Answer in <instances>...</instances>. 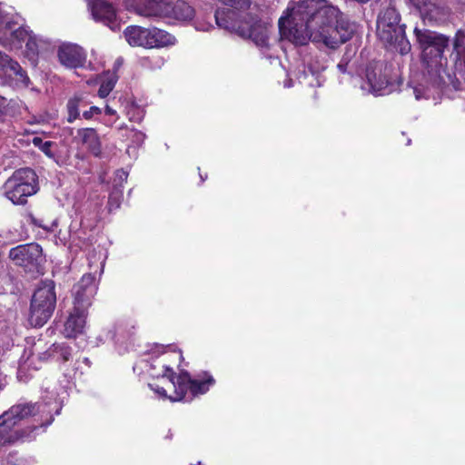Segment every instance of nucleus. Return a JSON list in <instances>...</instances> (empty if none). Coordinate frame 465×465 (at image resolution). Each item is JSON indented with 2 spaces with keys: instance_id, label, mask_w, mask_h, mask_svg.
I'll use <instances>...</instances> for the list:
<instances>
[{
  "instance_id": "1",
  "label": "nucleus",
  "mask_w": 465,
  "mask_h": 465,
  "mask_svg": "<svg viewBox=\"0 0 465 465\" xmlns=\"http://www.w3.org/2000/svg\"><path fill=\"white\" fill-rule=\"evenodd\" d=\"M61 409L62 402L57 399L56 392L48 390L44 391L41 402L13 405L0 416V443L15 444L32 440L39 430L45 431Z\"/></svg>"
},
{
  "instance_id": "2",
  "label": "nucleus",
  "mask_w": 465,
  "mask_h": 465,
  "mask_svg": "<svg viewBox=\"0 0 465 465\" xmlns=\"http://www.w3.org/2000/svg\"><path fill=\"white\" fill-rule=\"evenodd\" d=\"M336 10L326 5V0H292L286 15L279 19V31L282 38L295 45H304L320 33V18L333 17Z\"/></svg>"
},
{
  "instance_id": "3",
  "label": "nucleus",
  "mask_w": 465,
  "mask_h": 465,
  "mask_svg": "<svg viewBox=\"0 0 465 465\" xmlns=\"http://www.w3.org/2000/svg\"><path fill=\"white\" fill-rule=\"evenodd\" d=\"M414 33L422 48L425 73L422 83L411 86V89L417 100L430 99L441 93L446 84L445 77H449L445 68L447 59L443 54L449 38L436 32L419 28H415Z\"/></svg>"
},
{
  "instance_id": "4",
  "label": "nucleus",
  "mask_w": 465,
  "mask_h": 465,
  "mask_svg": "<svg viewBox=\"0 0 465 465\" xmlns=\"http://www.w3.org/2000/svg\"><path fill=\"white\" fill-rule=\"evenodd\" d=\"M172 346L156 345L152 351V357L157 358L154 363H150V374L155 378H167L175 388V397H171V401H192L194 397L206 393L215 381L212 375L203 372L196 378H192L187 371H181L176 377L169 361H181L183 359L180 351H172Z\"/></svg>"
},
{
  "instance_id": "5",
  "label": "nucleus",
  "mask_w": 465,
  "mask_h": 465,
  "mask_svg": "<svg viewBox=\"0 0 465 465\" xmlns=\"http://www.w3.org/2000/svg\"><path fill=\"white\" fill-rule=\"evenodd\" d=\"M225 7L215 12L216 25L242 38L251 39L257 46L268 47L269 29L264 22L249 10L251 0H219Z\"/></svg>"
},
{
  "instance_id": "6",
  "label": "nucleus",
  "mask_w": 465,
  "mask_h": 465,
  "mask_svg": "<svg viewBox=\"0 0 465 465\" xmlns=\"http://www.w3.org/2000/svg\"><path fill=\"white\" fill-rule=\"evenodd\" d=\"M360 89L363 94L374 96L387 95L397 90V74L391 64L373 60L359 73Z\"/></svg>"
},
{
  "instance_id": "7",
  "label": "nucleus",
  "mask_w": 465,
  "mask_h": 465,
  "mask_svg": "<svg viewBox=\"0 0 465 465\" xmlns=\"http://www.w3.org/2000/svg\"><path fill=\"white\" fill-rule=\"evenodd\" d=\"M326 5L337 12L333 17L320 18V33L314 35V39L322 41L325 46L335 49L349 41L356 32V24L351 22L337 6L326 0Z\"/></svg>"
},
{
  "instance_id": "8",
  "label": "nucleus",
  "mask_w": 465,
  "mask_h": 465,
  "mask_svg": "<svg viewBox=\"0 0 465 465\" xmlns=\"http://www.w3.org/2000/svg\"><path fill=\"white\" fill-rule=\"evenodd\" d=\"M0 45L10 50L21 49L25 45V56L35 66L40 52L50 48L51 43L48 39L34 34L28 26L14 25L5 37L0 38Z\"/></svg>"
},
{
  "instance_id": "9",
  "label": "nucleus",
  "mask_w": 465,
  "mask_h": 465,
  "mask_svg": "<svg viewBox=\"0 0 465 465\" xmlns=\"http://www.w3.org/2000/svg\"><path fill=\"white\" fill-rule=\"evenodd\" d=\"M38 190V176L28 167L15 170L3 185L4 196L15 205H25Z\"/></svg>"
},
{
  "instance_id": "10",
  "label": "nucleus",
  "mask_w": 465,
  "mask_h": 465,
  "mask_svg": "<svg viewBox=\"0 0 465 465\" xmlns=\"http://www.w3.org/2000/svg\"><path fill=\"white\" fill-rule=\"evenodd\" d=\"M56 307L55 283L52 280L41 281L30 302L29 321L35 327H42L52 317Z\"/></svg>"
},
{
  "instance_id": "11",
  "label": "nucleus",
  "mask_w": 465,
  "mask_h": 465,
  "mask_svg": "<svg viewBox=\"0 0 465 465\" xmlns=\"http://www.w3.org/2000/svg\"><path fill=\"white\" fill-rule=\"evenodd\" d=\"M8 257L15 265L23 267L25 271L33 273H43L46 262L42 246L36 242L21 244L11 248Z\"/></svg>"
},
{
  "instance_id": "12",
  "label": "nucleus",
  "mask_w": 465,
  "mask_h": 465,
  "mask_svg": "<svg viewBox=\"0 0 465 465\" xmlns=\"http://www.w3.org/2000/svg\"><path fill=\"white\" fill-rule=\"evenodd\" d=\"M97 289L98 282L95 275L93 273L84 274L72 289L74 305L88 310L92 304L93 298L96 294Z\"/></svg>"
},
{
  "instance_id": "13",
  "label": "nucleus",
  "mask_w": 465,
  "mask_h": 465,
  "mask_svg": "<svg viewBox=\"0 0 465 465\" xmlns=\"http://www.w3.org/2000/svg\"><path fill=\"white\" fill-rule=\"evenodd\" d=\"M400 15L394 6L384 8L377 19V35L381 40H391V35L405 28L400 25Z\"/></svg>"
},
{
  "instance_id": "14",
  "label": "nucleus",
  "mask_w": 465,
  "mask_h": 465,
  "mask_svg": "<svg viewBox=\"0 0 465 465\" xmlns=\"http://www.w3.org/2000/svg\"><path fill=\"white\" fill-rule=\"evenodd\" d=\"M59 63L68 69L82 68L85 65L87 54L84 49L73 43H63L58 46Z\"/></svg>"
},
{
  "instance_id": "15",
  "label": "nucleus",
  "mask_w": 465,
  "mask_h": 465,
  "mask_svg": "<svg viewBox=\"0 0 465 465\" xmlns=\"http://www.w3.org/2000/svg\"><path fill=\"white\" fill-rule=\"evenodd\" d=\"M88 7L95 21L103 23L113 31L119 30L116 10L112 4L104 0H89Z\"/></svg>"
},
{
  "instance_id": "16",
  "label": "nucleus",
  "mask_w": 465,
  "mask_h": 465,
  "mask_svg": "<svg viewBox=\"0 0 465 465\" xmlns=\"http://www.w3.org/2000/svg\"><path fill=\"white\" fill-rule=\"evenodd\" d=\"M127 11L145 18H163L164 0H125Z\"/></svg>"
},
{
  "instance_id": "17",
  "label": "nucleus",
  "mask_w": 465,
  "mask_h": 465,
  "mask_svg": "<svg viewBox=\"0 0 465 465\" xmlns=\"http://www.w3.org/2000/svg\"><path fill=\"white\" fill-rule=\"evenodd\" d=\"M87 310L74 305L64 324L63 334L66 338H75L84 332L86 324Z\"/></svg>"
},
{
  "instance_id": "18",
  "label": "nucleus",
  "mask_w": 465,
  "mask_h": 465,
  "mask_svg": "<svg viewBox=\"0 0 465 465\" xmlns=\"http://www.w3.org/2000/svg\"><path fill=\"white\" fill-rule=\"evenodd\" d=\"M450 13V8L446 5L430 0L422 9L420 16L425 24L439 25L448 20Z\"/></svg>"
},
{
  "instance_id": "19",
  "label": "nucleus",
  "mask_w": 465,
  "mask_h": 465,
  "mask_svg": "<svg viewBox=\"0 0 465 465\" xmlns=\"http://www.w3.org/2000/svg\"><path fill=\"white\" fill-rule=\"evenodd\" d=\"M163 18H171L179 22L191 21L195 15V10L187 2L177 0L174 3L164 0Z\"/></svg>"
},
{
  "instance_id": "20",
  "label": "nucleus",
  "mask_w": 465,
  "mask_h": 465,
  "mask_svg": "<svg viewBox=\"0 0 465 465\" xmlns=\"http://www.w3.org/2000/svg\"><path fill=\"white\" fill-rule=\"evenodd\" d=\"M150 27L129 25L124 35L127 43L132 46L148 48Z\"/></svg>"
},
{
  "instance_id": "21",
  "label": "nucleus",
  "mask_w": 465,
  "mask_h": 465,
  "mask_svg": "<svg viewBox=\"0 0 465 465\" xmlns=\"http://www.w3.org/2000/svg\"><path fill=\"white\" fill-rule=\"evenodd\" d=\"M177 43L174 35L158 27H150L148 48H163L173 46Z\"/></svg>"
},
{
  "instance_id": "22",
  "label": "nucleus",
  "mask_w": 465,
  "mask_h": 465,
  "mask_svg": "<svg viewBox=\"0 0 465 465\" xmlns=\"http://www.w3.org/2000/svg\"><path fill=\"white\" fill-rule=\"evenodd\" d=\"M325 68L326 66L323 62H317L315 65L312 63H308L307 66L304 67L299 76V80L302 84H305L309 86H321L322 83L321 73L324 71Z\"/></svg>"
},
{
  "instance_id": "23",
  "label": "nucleus",
  "mask_w": 465,
  "mask_h": 465,
  "mask_svg": "<svg viewBox=\"0 0 465 465\" xmlns=\"http://www.w3.org/2000/svg\"><path fill=\"white\" fill-rule=\"evenodd\" d=\"M77 138L95 156L101 154V142L98 134L94 128H80L77 131Z\"/></svg>"
},
{
  "instance_id": "24",
  "label": "nucleus",
  "mask_w": 465,
  "mask_h": 465,
  "mask_svg": "<svg viewBox=\"0 0 465 465\" xmlns=\"http://www.w3.org/2000/svg\"><path fill=\"white\" fill-rule=\"evenodd\" d=\"M90 104L84 94H75L66 103V121L70 124L80 118V112Z\"/></svg>"
},
{
  "instance_id": "25",
  "label": "nucleus",
  "mask_w": 465,
  "mask_h": 465,
  "mask_svg": "<svg viewBox=\"0 0 465 465\" xmlns=\"http://www.w3.org/2000/svg\"><path fill=\"white\" fill-rule=\"evenodd\" d=\"M72 357V348L65 343H54L46 351L39 354L40 360L54 358L57 361H68Z\"/></svg>"
},
{
  "instance_id": "26",
  "label": "nucleus",
  "mask_w": 465,
  "mask_h": 465,
  "mask_svg": "<svg viewBox=\"0 0 465 465\" xmlns=\"http://www.w3.org/2000/svg\"><path fill=\"white\" fill-rule=\"evenodd\" d=\"M9 76H14L17 87L27 88L31 81L27 73L22 68L18 62L13 60L9 64L8 73Z\"/></svg>"
},
{
  "instance_id": "27",
  "label": "nucleus",
  "mask_w": 465,
  "mask_h": 465,
  "mask_svg": "<svg viewBox=\"0 0 465 465\" xmlns=\"http://www.w3.org/2000/svg\"><path fill=\"white\" fill-rule=\"evenodd\" d=\"M390 45H393L401 54H406L411 50V45L405 35V28L391 35V40H382Z\"/></svg>"
},
{
  "instance_id": "28",
  "label": "nucleus",
  "mask_w": 465,
  "mask_h": 465,
  "mask_svg": "<svg viewBox=\"0 0 465 465\" xmlns=\"http://www.w3.org/2000/svg\"><path fill=\"white\" fill-rule=\"evenodd\" d=\"M125 114L131 122L140 123L144 117V109L133 100H125L123 103Z\"/></svg>"
},
{
  "instance_id": "29",
  "label": "nucleus",
  "mask_w": 465,
  "mask_h": 465,
  "mask_svg": "<svg viewBox=\"0 0 465 465\" xmlns=\"http://www.w3.org/2000/svg\"><path fill=\"white\" fill-rule=\"evenodd\" d=\"M117 82V76L114 73L107 72L101 76L100 87L98 90V95L101 98H105L111 93L115 86Z\"/></svg>"
},
{
  "instance_id": "30",
  "label": "nucleus",
  "mask_w": 465,
  "mask_h": 465,
  "mask_svg": "<svg viewBox=\"0 0 465 465\" xmlns=\"http://www.w3.org/2000/svg\"><path fill=\"white\" fill-rule=\"evenodd\" d=\"M33 144L39 148L47 157L54 158L55 154L52 148L55 146V143L51 141H44L41 137H34Z\"/></svg>"
},
{
  "instance_id": "31",
  "label": "nucleus",
  "mask_w": 465,
  "mask_h": 465,
  "mask_svg": "<svg viewBox=\"0 0 465 465\" xmlns=\"http://www.w3.org/2000/svg\"><path fill=\"white\" fill-rule=\"evenodd\" d=\"M122 196V190L120 188H114V191L111 193L108 200V206L110 211L117 209L120 206Z\"/></svg>"
},
{
  "instance_id": "32",
  "label": "nucleus",
  "mask_w": 465,
  "mask_h": 465,
  "mask_svg": "<svg viewBox=\"0 0 465 465\" xmlns=\"http://www.w3.org/2000/svg\"><path fill=\"white\" fill-rule=\"evenodd\" d=\"M116 331L114 327H109L104 329L101 333L97 336V340L100 342H106L108 341H114L115 339Z\"/></svg>"
},
{
  "instance_id": "33",
  "label": "nucleus",
  "mask_w": 465,
  "mask_h": 465,
  "mask_svg": "<svg viewBox=\"0 0 465 465\" xmlns=\"http://www.w3.org/2000/svg\"><path fill=\"white\" fill-rule=\"evenodd\" d=\"M128 132L129 134L127 135V138H130L135 146H140L143 144L145 139V134L143 133L136 129H131Z\"/></svg>"
},
{
  "instance_id": "34",
  "label": "nucleus",
  "mask_w": 465,
  "mask_h": 465,
  "mask_svg": "<svg viewBox=\"0 0 465 465\" xmlns=\"http://www.w3.org/2000/svg\"><path fill=\"white\" fill-rule=\"evenodd\" d=\"M12 61V58L0 51V74H7L9 64H11Z\"/></svg>"
},
{
  "instance_id": "35",
  "label": "nucleus",
  "mask_w": 465,
  "mask_h": 465,
  "mask_svg": "<svg viewBox=\"0 0 465 465\" xmlns=\"http://www.w3.org/2000/svg\"><path fill=\"white\" fill-rule=\"evenodd\" d=\"M102 114V109L98 106H90L88 110L83 111V117L86 120L94 118L95 115Z\"/></svg>"
},
{
  "instance_id": "36",
  "label": "nucleus",
  "mask_w": 465,
  "mask_h": 465,
  "mask_svg": "<svg viewBox=\"0 0 465 465\" xmlns=\"http://www.w3.org/2000/svg\"><path fill=\"white\" fill-rule=\"evenodd\" d=\"M149 387L152 391H153L155 393H157L159 395V397L162 399H169L171 401V397H175V393L173 395L168 396L166 393V391L159 385L149 383Z\"/></svg>"
},
{
  "instance_id": "37",
  "label": "nucleus",
  "mask_w": 465,
  "mask_h": 465,
  "mask_svg": "<svg viewBox=\"0 0 465 465\" xmlns=\"http://www.w3.org/2000/svg\"><path fill=\"white\" fill-rule=\"evenodd\" d=\"M128 173L124 170H117L115 173V179H114V187L117 188V186H122L123 183L127 180Z\"/></svg>"
},
{
  "instance_id": "38",
  "label": "nucleus",
  "mask_w": 465,
  "mask_h": 465,
  "mask_svg": "<svg viewBox=\"0 0 465 465\" xmlns=\"http://www.w3.org/2000/svg\"><path fill=\"white\" fill-rule=\"evenodd\" d=\"M337 68L341 74H351L353 72L354 66H353V64L347 63L345 60L341 59V61L337 64Z\"/></svg>"
},
{
  "instance_id": "39",
  "label": "nucleus",
  "mask_w": 465,
  "mask_h": 465,
  "mask_svg": "<svg viewBox=\"0 0 465 465\" xmlns=\"http://www.w3.org/2000/svg\"><path fill=\"white\" fill-rule=\"evenodd\" d=\"M355 54H356V49L352 46H348V47H346V51H345L344 54L342 55L341 60H345L347 63L354 65V63L352 62V60H353Z\"/></svg>"
},
{
  "instance_id": "40",
  "label": "nucleus",
  "mask_w": 465,
  "mask_h": 465,
  "mask_svg": "<svg viewBox=\"0 0 465 465\" xmlns=\"http://www.w3.org/2000/svg\"><path fill=\"white\" fill-rule=\"evenodd\" d=\"M10 114V102L6 98L0 96V114L7 115Z\"/></svg>"
},
{
  "instance_id": "41",
  "label": "nucleus",
  "mask_w": 465,
  "mask_h": 465,
  "mask_svg": "<svg viewBox=\"0 0 465 465\" xmlns=\"http://www.w3.org/2000/svg\"><path fill=\"white\" fill-rule=\"evenodd\" d=\"M417 10H419L420 14L421 13L422 9L425 8V5H427V3L430 2V0H408Z\"/></svg>"
},
{
  "instance_id": "42",
  "label": "nucleus",
  "mask_w": 465,
  "mask_h": 465,
  "mask_svg": "<svg viewBox=\"0 0 465 465\" xmlns=\"http://www.w3.org/2000/svg\"><path fill=\"white\" fill-rule=\"evenodd\" d=\"M194 28L197 30V31H203V32H207L209 31L211 28H213V25L210 24V23H201L199 21H196L194 23Z\"/></svg>"
},
{
  "instance_id": "43",
  "label": "nucleus",
  "mask_w": 465,
  "mask_h": 465,
  "mask_svg": "<svg viewBox=\"0 0 465 465\" xmlns=\"http://www.w3.org/2000/svg\"><path fill=\"white\" fill-rule=\"evenodd\" d=\"M454 49L458 54L465 53V45H462L461 39L460 37H456L454 41Z\"/></svg>"
},
{
  "instance_id": "44",
  "label": "nucleus",
  "mask_w": 465,
  "mask_h": 465,
  "mask_svg": "<svg viewBox=\"0 0 465 465\" xmlns=\"http://www.w3.org/2000/svg\"><path fill=\"white\" fill-rule=\"evenodd\" d=\"M30 221H31V223H32L33 224H35V226H38V227H40V228H43V229H45V231H50V228H49L47 225H45V224H44V223H43V220L38 219V218H35V217H34V216H30Z\"/></svg>"
},
{
  "instance_id": "45",
  "label": "nucleus",
  "mask_w": 465,
  "mask_h": 465,
  "mask_svg": "<svg viewBox=\"0 0 465 465\" xmlns=\"http://www.w3.org/2000/svg\"><path fill=\"white\" fill-rule=\"evenodd\" d=\"M105 114L108 115H116V111L110 107L109 105L105 106Z\"/></svg>"
},
{
  "instance_id": "46",
  "label": "nucleus",
  "mask_w": 465,
  "mask_h": 465,
  "mask_svg": "<svg viewBox=\"0 0 465 465\" xmlns=\"http://www.w3.org/2000/svg\"><path fill=\"white\" fill-rule=\"evenodd\" d=\"M164 64V59L163 57H158L156 59V62H155V65L158 66L159 68L163 65Z\"/></svg>"
},
{
  "instance_id": "47",
  "label": "nucleus",
  "mask_w": 465,
  "mask_h": 465,
  "mask_svg": "<svg viewBox=\"0 0 465 465\" xmlns=\"http://www.w3.org/2000/svg\"><path fill=\"white\" fill-rule=\"evenodd\" d=\"M291 86H292V81H291V80L286 81V82L284 83V87H288V88H289V87H291Z\"/></svg>"
},
{
  "instance_id": "48",
  "label": "nucleus",
  "mask_w": 465,
  "mask_h": 465,
  "mask_svg": "<svg viewBox=\"0 0 465 465\" xmlns=\"http://www.w3.org/2000/svg\"><path fill=\"white\" fill-rule=\"evenodd\" d=\"M84 362L86 365L90 366V363H91V362H90V361H89V359H88V358H84Z\"/></svg>"
},
{
  "instance_id": "49",
  "label": "nucleus",
  "mask_w": 465,
  "mask_h": 465,
  "mask_svg": "<svg viewBox=\"0 0 465 465\" xmlns=\"http://www.w3.org/2000/svg\"><path fill=\"white\" fill-rule=\"evenodd\" d=\"M123 129H127V126H126V125H124V124H123V125H121V126L119 127V130H123Z\"/></svg>"
},
{
  "instance_id": "50",
  "label": "nucleus",
  "mask_w": 465,
  "mask_h": 465,
  "mask_svg": "<svg viewBox=\"0 0 465 465\" xmlns=\"http://www.w3.org/2000/svg\"><path fill=\"white\" fill-rule=\"evenodd\" d=\"M104 262H101V273L103 272Z\"/></svg>"
},
{
  "instance_id": "51",
  "label": "nucleus",
  "mask_w": 465,
  "mask_h": 465,
  "mask_svg": "<svg viewBox=\"0 0 465 465\" xmlns=\"http://www.w3.org/2000/svg\"><path fill=\"white\" fill-rule=\"evenodd\" d=\"M411 139H408V141H407V145H410V144H411Z\"/></svg>"
},
{
  "instance_id": "52",
  "label": "nucleus",
  "mask_w": 465,
  "mask_h": 465,
  "mask_svg": "<svg viewBox=\"0 0 465 465\" xmlns=\"http://www.w3.org/2000/svg\"><path fill=\"white\" fill-rule=\"evenodd\" d=\"M200 177H201L202 182H203V181H204V178L203 177V175H202V174H200Z\"/></svg>"
}]
</instances>
